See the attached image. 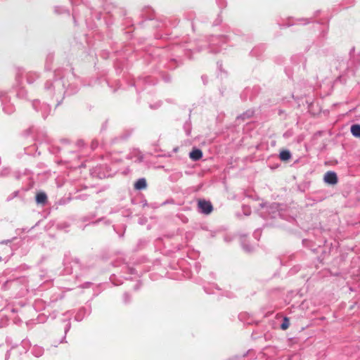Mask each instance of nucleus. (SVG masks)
<instances>
[{"label": "nucleus", "instance_id": "0eeeda50", "mask_svg": "<svg viewBox=\"0 0 360 360\" xmlns=\"http://www.w3.org/2000/svg\"><path fill=\"white\" fill-rule=\"evenodd\" d=\"M280 158L282 160L286 161L290 158V153L288 150H283L280 153Z\"/></svg>", "mask_w": 360, "mask_h": 360}, {"label": "nucleus", "instance_id": "423d86ee", "mask_svg": "<svg viewBox=\"0 0 360 360\" xmlns=\"http://www.w3.org/2000/svg\"><path fill=\"white\" fill-rule=\"evenodd\" d=\"M351 132L355 137L360 138V125L354 124L351 127Z\"/></svg>", "mask_w": 360, "mask_h": 360}, {"label": "nucleus", "instance_id": "f257e3e1", "mask_svg": "<svg viewBox=\"0 0 360 360\" xmlns=\"http://www.w3.org/2000/svg\"><path fill=\"white\" fill-rule=\"evenodd\" d=\"M198 207L201 210L202 212L205 214L211 213L213 209L210 202L205 200H199Z\"/></svg>", "mask_w": 360, "mask_h": 360}, {"label": "nucleus", "instance_id": "39448f33", "mask_svg": "<svg viewBox=\"0 0 360 360\" xmlns=\"http://www.w3.org/2000/svg\"><path fill=\"white\" fill-rule=\"evenodd\" d=\"M147 184L145 179H139L134 184V188L137 190H141L146 188Z\"/></svg>", "mask_w": 360, "mask_h": 360}, {"label": "nucleus", "instance_id": "6e6552de", "mask_svg": "<svg viewBox=\"0 0 360 360\" xmlns=\"http://www.w3.org/2000/svg\"><path fill=\"white\" fill-rule=\"evenodd\" d=\"M290 326V321L289 319L287 317H285L283 319V321L282 324L281 325V328L283 330H287L289 328Z\"/></svg>", "mask_w": 360, "mask_h": 360}, {"label": "nucleus", "instance_id": "20e7f679", "mask_svg": "<svg viewBox=\"0 0 360 360\" xmlns=\"http://www.w3.org/2000/svg\"><path fill=\"white\" fill-rule=\"evenodd\" d=\"M36 201L38 204L44 205L47 201V196L46 193L41 192L37 194Z\"/></svg>", "mask_w": 360, "mask_h": 360}, {"label": "nucleus", "instance_id": "7ed1b4c3", "mask_svg": "<svg viewBox=\"0 0 360 360\" xmlns=\"http://www.w3.org/2000/svg\"><path fill=\"white\" fill-rule=\"evenodd\" d=\"M189 156L191 160L196 161L202 157V152L200 149H194L190 153Z\"/></svg>", "mask_w": 360, "mask_h": 360}, {"label": "nucleus", "instance_id": "f03ea898", "mask_svg": "<svg viewBox=\"0 0 360 360\" xmlns=\"http://www.w3.org/2000/svg\"><path fill=\"white\" fill-rule=\"evenodd\" d=\"M324 181L329 184L334 185L338 182L337 174L334 172H327L324 175Z\"/></svg>", "mask_w": 360, "mask_h": 360}]
</instances>
